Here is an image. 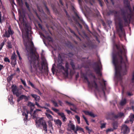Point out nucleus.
<instances>
[{
    "label": "nucleus",
    "mask_w": 134,
    "mask_h": 134,
    "mask_svg": "<svg viewBox=\"0 0 134 134\" xmlns=\"http://www.w3.org/2000/svg\"><path fill=\"white\" fill-rule=\"evenodd\" d=\"M24 45L28 52L27 56L30 65V71L34 74L37 72L42 74L43 66H45V63L44 61H42L40 64L38 60H36L37 57L34 52V46L33 42H27L26 44L24 43Z\"/></svg>",
    "instance_id": "1"
},
{
    "label": "nucleus",
    "mask_w": 134,
    "mask_h": 134,
    "mask_svg": "<svg viewBox=\"0 0 134 134\" xmlns=\"http://www.w3.org/2000/svg\"><path fill=\"white\" fill-rule=\"evenodd\" d=\"M122 50L120 49L117 53L112 54V63L115 67V76L119 81L122 80V75H125L127 73L126 63L123 61L122 56Z\"/></svg>",
    "instance_id": "2"
},
{
    "label": "nucleus",
    "mask_w": 134,
    "mask_h": 134,
    "mask_svg": "<svg viewBox=\"0 0 134 134\" xmlns=\"http://www.w3.org/2000/svg\"><path fill=\"white\" fill-rule=\"evenodd\" d=\"M121 17L118 18V27L116 31L119 37H121L125 35L124 26H126L129 24V22L133 18L134 9H121Z\"/></svg>",
    "instance_id": "3"
},
{
    "label": "nucleus",
    "mask_w": 134,
    "mask_h": 134,
    "mask_svg": "<svg viewBox=\"0 0 134 134\" xmlns=\"http://www.w3.org/2000/svg\"><path fill=\"white\" fill-rule=\"evenodd\" d=\"M89 77H93L94 79V80L93 82H91V85L89 81L88 80L87 76H84V79L86 80L87 81L88 86L92 87H94L95 88L96 90H98V86L95 81L96 80H97V79L95 75H93L92 73H91L89 75Z\"/></svg>",
    "instance_id": "4"
},
{
    "label": "nucleus",
    "mask_w": 134,
    "mask_h": 134,
    "mask_svg": "<svg viewBox=\"0 0 134 134\" xmlns=\"http://www.w3.org/2000/svg\"><path fill=\"white\" fill-rule=\"evenodd\" d=\"M36 123L37 126H38V127L42 125L43 130L45 131V132L47 133V126L45 121L42 119H40L37 121H36Z\"/></svg>",
    "instance_id": "5"
},
{
    "label": "nucleus",
    "mask_w": 134,
    "mask_h": 134,
    "mask_svg": "<svg viewBox=\"0 0 134 134\" xmlns=\"http://www.w3.org/2000/svg\"><path fill=\"white\" fill-rule=\"evenodd\" d=\"M109 115L111 116L112 119L113 120L121 118L123 116H125L124 114L122 112L119 113L117 115H115L114 112H112L110 113Z\"/></svg>",
    "instance_id": "6"
},
{
    "label": "nucleus",
    "mask_w": 134,
    "mask_h": 134,
    "mask_svg": "<svg viewBox=\"0 0 134 134\" xmlns=\"http://www.w3.org/2000/svg\"><path fill=\"white\" fill-rule=\"evenodd\" d=\"M121 133L123 134H128L130 131L129 128L126 125L124 124L122 125L121 128Z\"/></svg>",
    "instance_id": "7"
},
{
    "label": "nucleus",
    "mask_w": 134,
    "mask_h": 134,
    "mask_svg": "<svg viewBox=\"0 0 134 134\" xmlns=\"http://www.w3.org/2000/svg\"><path fill=\"white\" fill-rule=\"evenodd\" d=\"M14 33V31L12 30L11 27L9 26L8 28V30L7 31L6 30L4 34L3 35V36L4 37L8 38L10 37V35H12Z\"/></svg>",
    "instance_id": "8"
},
{
    "label": "nucleus",
    "mask_w": 134,
    "mask_h": 134,
    "mask_svg": "<svg viewBox=\"0 0 134 134\" xmlns=\"http://www.w3.org/2000/svg\"><path fill=\"white\" fill-rule=\"evenodd\" d=\"M12 89L13 94L15 95L17 97L19 96L20 93L19 92L18 90L17 89V87L16 86L13 85L12 86Z\"/></svg>",
    "instance_id": "9"
},
{
    "label": "nucleus",
    "mask_w": 134,
    "mask_h": 134,
    "mask_svg": "<svg viewBox=\"0 0 134 134\" xmlns=\"http://www.w3.org/2000/svg\"><path fill=\"white\" fill-rule=\"evenodd\" d=\"M107 13L103 12V14H105L107 16H109L110 15H113L116 17L118 14V12L115 11H111L110 10H107Z\"/></svg>",
    "instance_id": "10"
},
{
    "label": "nucleus",
    "mask_w": 134,
    "mask_h": 134,
    "mask_svg": "<svg viewBox=\"0 0 134 134\" xmlns=\"http://www.w3.org/2000/svg\"><path fill=\"white\" fill-rule=\"evenodd\" d=\"M16 57L17 56L16 55L15 52H13L11 57V59L12 60L11 62V64L15 65L16 64Z\"/></svg>",
    "instance_id": "11"
},
{
    "label": "nucleus",
    "mask_w": 134,
    "mask_h": 134,
    "mask_svg": "<svg viewBox=\"0 0 134 134\" xmlns=\"http://www.w3.org/2000/svg\"><path fill=\"white\" fill-rule=\"evenodd\" d=\"M68 127L67 130L68 131H71V130L74 131V132L75 133V126L72 123L71 121L68 125Z\"/></svg>",
    "instance_id": "12"
},
{
    "label": "nucleus",
    "mask_w": 134,
    "mask_h": 134,
    "mask_svg": "<svg viewBox=\"0 0 134 134\" xmlns=\"http://www.w3.org/2000/svg\"><path fill=\"white\" fill-rule=\"evenodd\" d=\"M63 62L58 63L57 64V68L60 71H61L64 75V71L65 68L64 66L62 65Z\"/></svg>",
    "instance_id": "13"
},
{
    "label": "nucleus",
    "mask_w": 134,
    "mask_h": 134,
    "mask_svg": "<svg viewBox=\"0 0 134 134\" xmlns=\"http://www.w3.org/2000/svg\"><path fill=\"white\" fill-rule=\"evenodd\" d=\"M65 67L66 68H65L64 71V75L66 76H68V70L69 68V64L68 62H66L65 64Z\"/></svg>",
    "instance_id": "14"
},
{
    "label": "nucleus",
    "mask_w": 134,
    "mask_h": 134,
    "mask_svg": "<svg viewBox=\"0 0 134 134\" xmlns=\"http://www.w3.org/2000/svg\"><path fill=\"white\" fill-rule=\"evenodd\" d=\"M83 112L84 113L85 115H89L91 117L94 118L96 116L92 112L85 110L83 111Z\"/></svg>",
    "instance_id": "15"
},
{
    "label": "nucleus",
    "mask_w": 134,
    "mask_h": 134,
    "mask_svg": "<svg viewBox=\"0 0 134 134\" xmlns=\"http://www.w3.org/2000/svg\"><path fill=\"white\" fill-rule=\"evenodd\" d=\"M31 96L35 99L36 102H38L40 101V97L39 96L34 94H31Z\"/></svg>",
    "instance_id": "16"
},
{
    "label": "nucleus",
    "mask_w": 134,
    "mask_h": 134,
    "mask_svg": "<svg viewBox=\"0 0 134 134\" xmlns=\"http://www.w3.org/2000/svg\"><path fill=\"white\" fill-rule=\"evenodd\" d=\"M30 97L28 96H27L24 95H21L20 96V98L22 99H24L25 102H27L29 99Z\"/></svg>",
    "instance_id": "17"
},
{
    "label": "nucleus",
    "mask_w": 134,
    "mask_h": 134,
    "mask_svg": "<svg viewBox=\"0 0 134 134\" xmlns=\"http://www.w3.org/2000/svg\"><path fill=\"white\" fill-rule=\"evenodd\" d=\"M94 70L97 74L99 75L100 76L102 75V73L100 72V68L98 65H97V67L95 68Z\"/></svg>",
    "instance_id": "18"
},
{
    "label": "nucleus",
    "mask_w": 134,
    "mask_h": 134,
    "mask_svg": "<svg viewBox=\"0 0 134 134\" xmlns=\"http://www.w3.org/2000/svg\"><path fill=\"white\" fill-rule=\"evenodd\" d=\"M54 121L55 122V124H57L58 126L59 127H61L62 123L60 120L59 119H58L56 120H54Z\"/></svg>",
    "instance_id": "19"
},
{
    "label": "nucleus",
    "mask_w": 134,
    "mask_h": 134,
    "mask_svg": "<svg viewBox=\"0 0 134 134\" xmlns=\"http://www.w3.org/2000/svg\"><path fill=\"white\" fill-rule=\"evenodd\" d=\"M29 111L27 110H26V113L25 112H23L22 113V115L23 116H25V117L24 118V121H26L27 120L28 118V114Z\"/></svg>",
    "instance_id": "20"
},
{
    "label": "nucleus",
    "mask_w": 134,
    "mask_h": 134,
    "mask_svg": "<svg viewBox=\"0 0 134 134\" xmlns=\"http://www.w3.org/2000/svg\"><path fill=\"white\" fill-rule=\"evenodd\" d=\"M15 73H14L11 74L10 76H8L7 78V80L8 82H10L12 80L13 78V76L15 75Z\"/></svg>",
    "instance_id": "21"
},
{
    "label": "nucleus",
    "mask_w": 134,
    "mask_h": 134,
    "mask_svg": "<svg viewBox=\"0 0 134 134\" xmlns=\"http://www.w3.org/2000/svg\"><path fill=\"white\" fill-rule=\"evenodd\" d=\"M126 103V99L124 98L122 99L120 103V105L121 106L124 105Z\"/></svg>",
    "instance_id": "22"
},
{
    "label": "nucleus",
    "mask_w": 134,
    "mask_h": 134,
    "mask_svg": "<svg viewBox=\"0 0 134 134\" xmlns=\"http://www.w3.org/2000/svg\"><path fill=\"white\" fill-rule=\"evenodd\" d=\"M78 1L80 6V8H83L82 7L84 4V2L82 0H78Z\"/></svg>",
    "instance_id": "23"
},
{
    "label": "nucleus",
    "mask_w": 134,
    "mask_h": 134,
    "mask_svg": "<svg viewBox=\"0 0 134 134\" xmlns=\"http://www.w3.org/2000/svg\"><path fill=\"white\" fill-rule=\"evenodd\" d=\"M70 64L71 65L72 69L74 71V72L73 74L75 72V65L74 64V63L73 61V60H72L70 63Z\"/></svg>",
    "instance_id": "24"
},
{
    "label": "nucleus",
    "mask_w": 134,
    "mask_h": 134,
    "mask_svg": "<svg viewBox=\"0 0 134 134\" xmlns=\"http://www.w3.org/2000/svg\"><path fill=\"white\" fill-rule=\"evenodd\" d=\"M24 36L25 38L27 39L28 41L29 40V31L28 29L26 30V33Z\"/></svg>",
    "instance_id": "25"
},
{
    "label": "nucleus",
    "mask_w": 134,
    "mask_h": 134,
    "mask_svg": "<svg viewBox=\"0 0 134 134\" xmlns=\"http://www.w3.org/2000/svg\"><path fill=\"white\" fill-rule=\"evenodd\" d=\"M113 127L114 129H117L118 127V122H114L113 124Z\"/></svg>",
    "instance_id": "26"
},
{
    "label": "nucleus",
    "mask_w": 134,
    "mask_h": 134,
    "mask_svg": "<svg viewBox=\"0 0 134 134\" xmlns=\"http://www.w3.org/2000/svg\"><path fill=\"white\" fill-rule=\"evenodd\" d=\"M63 59L62 56L60 54H59L58 55V62L62 63L63 62Z\"/></svg>",
    "instance_id": "27"
},
{
    "label": "nucleus",
    "mask_w": 134,
    "mask_h": 134,
    "mask_svg": "<svg viewBox=\"0 0 134 134\" xmlns=\"http://www.w3.org/2000/svg\"><path fill=\"white\" fill-rule=\"evenodd\" d=\"M46 115L47 118L51 120H53L52 116L49 114L47 113H46Z\"/></svg>",
    "instance_id": "28"
},
{
    "label": "nucleus",
    "mask_w": 134,
    "mask_h": 134,
    "mask_svg": "<svg viewBox=\"0 0 134 134\" xmlns=\"http://www.w3.org/2000/svg\"><path fill=\"white\" fill-rule=\"evenodd\" d=\"M102 80H103V81L104 82V87H103V88H102V90L103 91V92L104 95H105V90L106 89L105 86L106 85V83H105V82H106V81H105V80H104V79H103Z\"/></svg>",
    "instance_id": "29"
},
{
    "label": "nucleus",
    "mask_w": 134,
    "mask_h": 134,
    "mask_svg": "<svg viewBox=\"0 0 134 134\" xmlns=\"http://www.w3.org/2000/svg\"><path fill=\"white\" fill-rule=\"evenodd\" d=\"M81 131L84 132V130L83 128L77 126L76 127V133H77L76 131Z\"/></svg>",
    "instance_id": "30"
},
{
    "label": "nucleus",
    "mask_w": 134,
    "mask_h": 134,
    "mask_svg": "<svg viewBox=\"0 0 134 134\" xmlns=\"http://www.w3.org/2000/svg\"><path fill=\"white\" fill-rule=\"evenodd\" d=\"M42 5L45 7L44 8H48L46 2L43 0L42 3Z\"/></svg>",
    "instance_id": "31"
},
{
    "label": "nucleus",
    "mask_w": 134,
    "mask_h": 134,
    "mask_svg": "<svg viewBox=\"0 0 134 134\" xmlns=\"http://www.w3.org/2000/svg\"><path fill=\"white\" fill-rule=\"evenodd\" d=\"M130 121L131 122V124H132L133 121H134V114H133L130 117Z\"/></svg>",
    "instance_id": "32"
},
{
    "label": "nucleus",
    "mask_w": 134,
    "mask_h": 134,
    "mask_svg": "<svg viewBox=\"0 0 134 134\" xmlns=\"http://www.w3.org/2000/svg\"><path fill=\"white\" fill-rule=\"evenodd\" d=\"M1 13V12H0V23L1 24H2L3 21L5 19L4 16H2V15Z\"/></svg>",
    "instance_id": "33"
},
{
    "label": "nucleus",
    "mask_w": 134,
    "mask_h": 134,
    "mask_svg": "<svg viewBox=\"0 0 134 134\" xmlns=\"http://www.w3.org/2000/svg\"><path fill=\"white\" fill-rule=\"evenodd\" d=\"M66 45L69 47L72 48V43L70 42H68L66 44Z\"/></svg>",
    "instance_id": "34"
},
{
    "label": "nucleus",
    "mask_w": 134,
    "mask_h": 134,
    "mask_svg": "<svg viewBox=\"0 0 134 134\" xmlns=\"http://www.w3.org/2000/svg\"><path fill=\"white\" fill-rule=\"evenodd\" d=\"M106 123H100L101 126L100 128L101 129H103V128H105L106 127Z\"/></svg>",
    "instance_id": "35"
},
{
    "label": "nucleus",
    "mask_w": 134,
    "mask_h": 134,
    "mask_svg": "<svg viewBox=\"0 0 134 134\" xmlns=\"http://www.w3.org/2000/svg\"><path fill=\"white\" fill-rule=\"evenodd\" d=\"M10 98H11V100L10 98L8 99V100L9 101V102H10V103L11 104H14V102L12 101L13 99V96H10Z\"/></svg>",
    "instance_id": "36"
},
{
    "label": "nucleus",
    "mask_w": 134,
    "mask_h": 134,
    "mask_svg": "<svg viewBox=\"0 0 134 134\" xmlns=\"http://www.w3.org/2000/svg\"><path fill=\"white\" fill-rule=\"evenodd\" d=\"M7 46L9 48H12V45L11 44V43L10 42H7Z\"/></svg>",
    "instance_id": "37"
},
{
    "label": "nucleus",
    "mask_w": 134,
    "mask_h": 134,
    "mask_svg": "<svg viewBox=\"0 0 134 134\" xmlns=\"http://www.w3.org/2000/svg\"><path fill=\"white\" fill-rule=\"evenodd\" d=\"M76 18H78V19L80 21H83V19L82 18L79 16L77 13H76Z\"/></svg>",
    "instance_id": "38"
},
{
    "label": "nucleus",
    "mask_w": 134,
    "mask_h": 134,
    "mask_svg": "<svg viewBox=\"0 0 134 134\" xmlns=\"http://www.w3.org/2000/svg\"><path fill=\"white\" fill-rule=\"evenodd\" d=\"M35 89L36 90L35 91L37 92L38 94L40 96H42V93L40 92V91L38 89L36 88Z\"/></svg>",
    "instance_id": "39"
},
{
    "label": "nucleus",
    "mask_w": 134,
    "mask_h": 134,
    "mask_svg": "<svg viewBox=\"0 0 134 134\" xmlns=\"http://www.w3.org/2000/svg\"><path fill=\"white\" fill-rule=\"evenodd\" d=\"M82 117L83 118V119H84V120H85V121L86 122V124L88 125H89V124L88 123V121L87 120V119L85 117V116H84V115H82Z\"/></svg>",
    "instance_id": "40"
},
{
    "label": "nucleus",
    "mask_w": 134,
    "mask_h": 134,
    "mask_svg": "<svg viewBox=\"0 0 134 134\" xmlns=\"http://www.w3.org/2000/svg\"><path fill=\"white\" fill-rule=\"evenodd\" d=\"M52 103L54 104V106L55 107H58V105L57 103L55 102L53 100H52Z\"/></svg>",
    "instance_id": "41"
},
{
    "label": "nucleus",
    "mask_w": 134,
    "mask_h": 134,
    "mask_svg": "<svg viewBox=\"0 0 134 134\" xmlns=\"http://www.w3.org/2000/svg\"><path fill=\"white\" fill-rule=\"evenodd\" d=\"M76 119H77L78 124L80 123V117L77 115H76Z\"/></svg>",
    "instance_id": "42"
},
{
    "label": "nucleus",
    "mask_w": 134,
    "mask_h": 134,
    "mask_svg": "<svg viewBox=\"0 0 134 134\" xmlns=\"http://www.w3.org/2000/svg\"><path fill=\"white\" fill-rule=\"evenodd\" d=\"M28 83L29 84H30L31 85V86L33 88L35 89L36 88L35 87L34 85L30 81H29Z\"/></svg>",
    "instance_id": "43"
},
{
    "label": "nucleus",
    "mask_w": 134,
    "mask_h": 134,
    "mask_svg": "<svg viewBox=\"0 0 134 134\" xmlns=\"http://www.w3.org/2000/svg\"><path fill=\"white\" fill-rule=\"evenodd\" d=\"M4 61L5 62H8L9 63L10 62V61L9 58L7 57H6L4 59Z\"/></svg>",
    "instance_id": "44"
},
{
    "label": "nucleus",
    "mask_w": 134,
    "mask_h": 134,
    "mask_svg": "<svg viewBox=\"0 0 134 134\" xmlns=\"http://www.w3.org/2000/svg\"><path fill=\"white\" fill-rule=\"evenodd\" d=\"M52 109L54 111H55V112L57 113H58V112L59 111V110L58 109H56L55 108H54L53 107L52 108Z\"/></svg>",
    "instance_id": "45"
},
{
    "label": "nucleus",
    "mask_w": 134,
    "mask_h": 134,
    "mask_svg": "<svg viewBox=\"0 0 134 134\" xmlns=\"http://www.w3.org/2000/svg\"><path fill=\"white\" fill-rule=\"evenodd\" d=\"M58 114L62 118V117H63L65 115H64V114L63 113H60L59 112H58Z\"/></svg>",
    "instance_id": "46"
},
{
    "label": "nucleus",
    "mask_w": 134,
    "mask_h": 134,
    "mask_svg": "<svg viewBox=\"0 0 134 134\" xmlns=\"http://www.w3.org/2000/svg\"><path fill=\"white\" fill-rule=\"evenodd\" d=\"M16 1L19 4H23L22 0H16Z\"/></svg>",
    "instance_id": "47"
},
{
    "label": "nucleus",
    "mask_w": 134,
    "mask_h": 134,
    "mask_svg": "<svg viewBox=\"0 0 134 134\" xmlns=\"http://www.w3.org/2000/svg\"><path fill=\"white\" fill-rule=\"evenodd\" d=\"M65 102L66 103L68 104L69 105V106H72L73 107H74V105L73 104L70 102H69L67 101H66Z\"/></svg>",
    "instance_id": "48"
},
{
    "label": "nucleus",
    "mask_w": 134,
    "mask_h": 134,
    "mask_svg": "<svg viewBox=\"0 0 134 134\" xmlns=\"http://www.w3.org/2000/svg\"><path fill=\"white\" fill-rule=\"evenodd\" d=\"M76 25H77V26H78L81 29L82 28V25L78 23L76 20Z\"/></svg>",
    "instance_id": "49"
},
{
    "label": "nucleus",
    "mask_w": 134,
    "mask_h": 134,
    "mask_svg": "<svg viewBox=\"0 0 134 134\" xmlns=\"http://www.w3.org/2000/svg\"><path fill=\"white\" fill-rule=\"evenodd\" d=\"M114 129L112 128L108 129L106 130V131L107 132H109L112 131H113Z\"/></svg>",
    "instance_id": "50"
},
{
    "label": "nucleus",
    "mask_w": 134,
    "mask_h": 134,
    "mask_svg": "<svg viewBox=\"0 0 134 134\" xmlns=\"http://www.w3.org/2000/svg\"><path fill=\"white\" fill-rule=\"evenodd\" d=\"M20 80H21V82L25 86H26V84L25 82V81L23 80L22 79H21Z\"/></svg>",
    "instance_id": "51"
},
{
    "label": "nucleus",
    "mask_w": 134,
    "mask_h": 134,
    "mask_svg": "<svg viewBox=\"0 0 134 134\" xmlns=\"http://www.w3.org/2000/svg\"><path fill=\"white\" fill-rule=\"evenodd\" d=\"M27 105L28 106H30L31 107H33L34 106V104L31 102H28Z\"/></svg>",
    "instance_id": "52"
},
{
    "label": "nucleus",
    "mask_w": 134,
    "mask_h": 134,
    "mask_svg": "<svg viewBox=\"0 0 134 134\" xmlns=\"http://www.w3.org/2000/svg\"><path fill=\"white\" fill-rule=\"evenodd\" d=\"M48 125L50 128L52 127V123L50 121H48Z\"/></svg>",
    "instance_id": "53"
},
{
    "label": "nucleus",
    "mask_w": 134,
    "mask_h": 134,
    "mask_svg": "<svg viewBox=\"0 0 134 134\" xmlns=\"http://www.w3.org/2000/svg\"><path fill=\"white\" fill-rule=\"evenodd\" d=\"M127 95L129 96H132L133 95V94L132 93V92H127Z\"/></svg>",
    "instance_id": "54"
},
{
    "label": "nucleus",
    "mask_w": 134,
    "mask_h": 134,
    "mask_svg": "<svg viewBox=\"0 0 134 134\" xmlns=\"http://www.w3.org/2000/svg\"><path fill=\"white\" fill-rule=\"evenodd\" d=\"M25 5L27 7V8H30L27 2L26 1L25 2Z\"/></svg>",
    "instance_id": "55"
},
{
    "label": "nucleus",
    "mask_w": 134,
    "mask_h": 134,
    "mask_svg": "<svg viewBox=\"0 0 134 134\" xmlns=\"http://www.w3.org/2000/svg\"><path fill=\"white\" fill-rule=\"evenodd\" d=\"M123 3L124 5H127L128 4V0H124Z\"/></svg>",
    "instance_id": "56"
},
{
    "label": "nucleus",
    "mask_w": 134,
    "mask_h": 134,
    "mask_svg": "<svg viewBox=\"0 0 134 134\" xmlns=\"http://www.w3.org/2000/svg\"><path fill=\"white\" fill-rule=\"evenodd\" d=\"M64 12L66 13V16L68 18H69V17H70V16H69V15L68 14L67 11H66V9H64Z\"/></svg>",
    "instance_id": "57"
},
{
    "label": "nucleus",
    "mask_w": 134,
    "mask_h": 134,
    "mask_svg": "<svg viewBox=\"0 0 134 134\" xmlns=\"http://www.w3.org/2000/svg\"><path fill=\"white\" fill-rule=\"evenodd\" d=\"M5 41H4V40L0 44V46L3 48V46L4 45L5 43Z\"/></svg>",
    "instance_id": "58"
},
{
    "label": "nucleus",
    "mask_w": 134,
    "mask_h": 134,
    "mask_svg": "<svg viewBox=\"0 0 134 134\" xmlns=\"http://www.w3.org/2000/svg\"><path fill=\"white\" fill-rule=\"evenodd\" d=\"M2 7V8H5L4 6L3 5L2 2L0 0V8Z\"/></svg>",
    "instance_id": "59"
},
{
    "label": "nucleus",
    "mask_w": 134,
    "mask_h": 134,
    "mask_svg": "<svg viewBox=\"0 0 134 134\" xmlns=\"http://www.w3.org/2000/svg\"><path fill=\"white\" fill-rule=\"evenodd\" d=\"M51 70H52V73L53 74H54V73L55 70V68H54V66H52V67Z\"/></svg>",
    "instance_id": "60"
},
{
    "label": "nucleus",
    "mask_w": 134,
    "mask_h": 134,
    "mask_svg": "<svg viewBox=\"0 0 134 134\" xmlns=\"http://www.w3.org/2000/svg\"><path fill=\"white\" fill-rule=\"evenodd\" d=\"M86 4H90L92 6L93 5V4L92 3V2H91L88 1V2L86 3Z\"/></svg>",
    "instance_id": "61"
},
{
    "label": "nucleus",
    "mask_w": 134,
    "mask_h": 134,
    "mask_svg": "<svg viewBox=\"0 0 134 134\" xmlns=\"http://www.w3.org/2000/svg\"><path fill=\"white\" fill-rule=\"evenodd\" d=\"M84 23L85 24V25L86 27V29H87V30H88V31L90 32V31L89 30V28L88 26L85 22H84Z\"/></svg>",
    "instance_id": "62"
},
{
    "label": "nucleus",
    "mask_w": 134,
    "mask_h": 134,
    "mask_svg": "<svg viewBox=\"0 0 134 134\" xmlns=\"http://www.w3.org/2000/svg\"><path fill=\"white\" fill-rule=\"evenodd\" d=\"M59 2L60 4L63 6H64V3L62 0H59Z\"/></svg>",
    "instance_id": "63"
},
{
    "label": "nucleus",
    "mask_w": 134,
    "mask_h": 134,
    "mask_svg": "<svg viewBox=\"0 0 134 134\" xmlns=\"http://www.w3.org/2000/svg\"><path fill=\"white\" fill-rule=\"evenodd\" d=\"M47 39H48L49 41H51L52 40V38L49 36L47 37Z\"/></svg>",
    "instance_id": "64"
}]
</instances>
